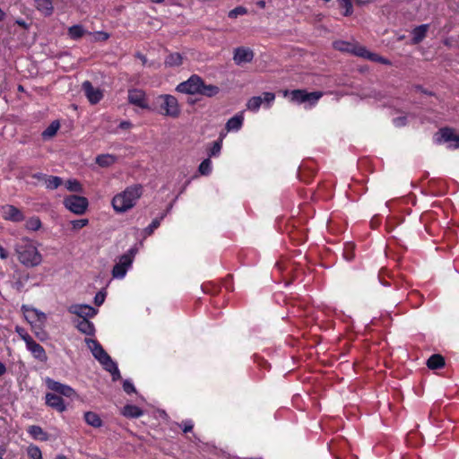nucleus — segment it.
I'll return each mask as SVG.
<instances>
[{
    "instance_id": "052dcab7",
    "label": "nucleus",
    "mask_w": 459,
    "mask_h": 459,
    "mask_svg": "<svg viewBox=\"0 0 459 459\" xmlns=\"http://www.w3.org/2000/svg\"><path fill=\"white\" fill-rule=\"evenodd\" d=\"M344 256L347 260H351L353 258V255L351 253H348L347 250L344 252Z\"/></svg>"
},
{
    "instance_id": "b1692460",
    "label": "nucleus",
    "mask_w": 459,
    "mask_h": 459,
    "mask_svg": "<svg viewBox=\"0 0 459 459\" xmlns=\"http://www.w3.org/2000/svg\"><path fill=\"white\" fill-rule=\"evenodd\" d=\"M242 124L243 117L241 115H236L228 120L226 129L228 131H238L241 128Z\"/></svg>"
},
{
    "instance_id": "c756f323",
    "label": "nucleus",
    "mask_w": 459,
    "mask_h": 459,
    "mask_svg": "<svg viewBox=\"0 0 459 459\" xmlns=\"http://www.w3.org/2000/svg\"><path fill=\"white\" fill-rule=\"evenodd\" d=\"M63 183V180L59 177L56 176H49L46 177L45 178V184L47 188L48 189H56L58 186H60Z\"/></svg>"
},
{
    "instance_id": "aec40b11",
    "label": "nucleus",
    "mask_w": 459,
    "mask_h": 459,
    "mask_svg": "<svg viewBox=\"0 0 459 459\" xmlns=\"http://www.w3.org/2000/svg\"><path fill=\"white\" fill-rule=\"evenodd\" d=\"M28 315L26 317L28 319H30V323L32 324L34 321L38 322L40 325H43L47 320V316L45 313L36 309V308H30L27 309Z\"/></svg>"
},
{
    "instance_id": "0e129e2a",
    "label": "nucleus",
    "mask_w": 459,
    "mask_h": 459,
    "mask_svg": "<svg viewBox=\"0 0 459 459\" xmlns=\"http://www.w3.org/2000/svg\"><path fill=\"white\" fill-rule=\"evenodd\" d=\"M256 4L260 7V8H264L265 7V2L264 0H260L256 3Z\"/></svg>"
},
{
    "instance_id": "4be33fe9",
    "label": "nucleus",
    "mask_w": 459,
    "mask_h": 459,
    "mask_svg": "<svg viewBox=\"0 0 459 459\" xmlns=\"http://www.w3.org/2000/svg\"><path fill=\"white\" fill-rule=\"evenodd\" d=\"M77 329L87 335H92L94 333V325L87 319H81L77 322Z\"/></svg>"
},
{
    "instance_id": "c9c22d12",
    "label": "nucleus",
    "mask_w": 459,
    "mask_h": 459,
    "mask_svg": "<svg viewBox=\"0 0 459 459\" xmlns=\"http://www.w3.org/2000/svg\"><path fill=\"white\" fill-rule=\"evenodd\" d=\"M445 358L440 354H432V370L445 367Z\"/></svg>"
},
{
    "instance_id": "5701e85b",
    "label": "nucleus",
    "mask_w": 459,
    "mask_h": 459,
    "mask_svg": "<svg viewBox=\"0 0 459 459\" xmlns=\"http://www.w3.org/2000/svg\"><path fill=\"white\" fill-rule=\"evenodd\" d=\"M53 1L54 0H35L36 7L46 15H49L52 13L54 8Z\"/></svg>"
},
{
    "instance_id": "7ed1b4c3",
    "label": "nucleus",
    "mask_w": 459,
    "mask_h": 459,
    "mask_svg": "<svg viewBox=\"0 0 459 459\" xmlns=\"http://www.w3.org/2000/svg\"><path fill=\"white\" fill-rule=\"evenodd\" d=\"M333 47L335 49L340 50L342 52L353 53L356 56L368 57L370 60H377L384 64L386 63V61L384 58L379 57L377 54L369 53L365 48L354 46L346 41H336L333 43Z\"/></svg>"
},
{
    "instance_id": "864d4df0",
    "label": "nucleus",
    "mask_w": 459,
    "mask_h": 459,
    "mask_svg": "<svg viewBox=\"0 0 459 459\" xmlns=\"http://www.w3.org/2000/svg\"><path fill=\"white\" fill-rule=\"evenodd\" d=\"M406 117H399L394 119V123L396 126H403L405 125Z\"/></svg>"
},
{
    "instance_id": "f3484780",
    "label": "nucleus",
    "mask_w": 459,
    "mask_h": 459,
    "mask_svg": "<svg viewBox=\"0 0 459 459\" xmlns=\"http://www.w3.org/2000/svg\"><path fill=\"white\" fill-rule=\"evenodd\" d=\"M4 218L15 222L22 221L24 219L22 212L13 205H6L4 208Z\"/></svg>"
},
{
    "instance_id": "c03bdc74",
    "label": "nucleus",
    "mask_w": 459,
    "mask_h": 459,
    "mask_svg": "<svg viewBox=\"0 0 459 459\" xmlns=\"http://www.w3.org/2000/svg\"><path fill=\"white\" fill-rule=\"evenodd\" d=\"M89 221L87 219H80V220H74L71 221V224L73 226V229L74 230H80L83 227H85L88 224Z\"/></svg>"
},
{
    "instance_id": "338daca9",
    "label": "nucleus",
    "mask_w": 459,
    "mask_h": 459,
    "mask_svg": "<svg viewBox=\"0 0 459 459\" xmlns=\"http://www.w3.org/2000/svg\"><path fill=\"white\" fill-rule=\"evenodd\" d=\"M4 13L3 12V10L0 8V21L4 20Z\"/></svg>"
},
{
    "instance_id": "2eb2a0df",
    "label": "nucleus",
    "mask_w": 459,
    "mask_h": 459,
    "mask_svg": "<svg viewBox=\"0 0 459 459\" xmlns=\"http://www.w3.org/2000/svg\"><path fill=\"white\" fill-rule=\"evenodd\" d=\"M128 101L142 108L148 107L145 100V93L142 90L133 89L128 91Z\"/></svg>"
},
{
    "instance_id": "f8f14e48",
    "label": "nucleus",
    "mask_w": 459,
    "mask_h": 459,
    "mask_svg": "<svg viewBox=\"0 0 459 459\" xmlns=\"http://www.w3.org/2000/svg\"><path fill=\"white\" fill-rule=\"evenodd\" d=\"M82 90L91 104H96L100 101L103 97L102 91L99 88H94L91 82L85 81L82 83Z\"/></svg>"
},
{
    "instance_id": "f257e3e1",
    "label": "nucleus",
    "mask_w": 459,
    "mask_h": 459,
    "mask_svg": "<svg viewBox=\"0 0 459 459\" xmlns=\"http://www.w3.org/2000/svg\"><path fill=\"white\" fill-rule=\"evenodd\" d=\"M142 195V186L134 185L116 195L112 199V206L117 212H126L132 209Z\"/></svg>"
},
{
    "instance_id": "393cba45",
    "label": "nucleus",
    "mask_w": 459,
    "mask_h": 459,
    "mask_svg": "<svg viewBox=\"0 0 459 459\" xmlns=\"http://www.w3.org/2000/svg\"><path fill=\"white\" fill-rule=\"evenodd\" d=\"M122 413L127 418H139L143 415V411L135 405H126L123 408Z\"/></svg>"
},
{
    "instance_id": "7c9ffc66",
    "label": "nucleus",
    "mask_w": 459,
    "mask_h": 459,
    "mask_svg": "<svg viewBox=\"0 0 459 459\" xmlns=\"http://www.w3.org/2000/svg\"><path fill=\"white\" fill-rule=\"evenodd\" d=\"M291 100L298 103L307 101V92L303 90H294L291 91Z\"/></svg>"
},
{
    "instance_id": "a211bd4d",
    "label": "nucleus",
    "mask_w": 459,
    "mask_h": 459,
    "mask_svg": "<svg viewBox=\"0 0 459 459\" xmlns=\"http://www.w3.org/2000/svg\"><path fill=\"white\" fill-rule=\"evenodd\" d=\"M117 160V156L108 153L98 155L95 159L96 163L102 168H108L115 164Z\"/></svg>"
},
{
    "instance_id": "79ce46f5",
    "label": "nucleus",
    "mask_w": 459,
    "mask_h": 459,
    "mask_svg": "<svg viewBox=\"0 0 459 459\" xmlns=\"http://www.w3.org/2000/svg\"><path fill=\"white\" fill-rule=\"evenodd\" d=\"M163 219V216H161L160 219H155L152 221V223L144 230V232L147 235H152L153 231L160 226V221Z\"/></svg>"
},
{
    "instance_id": "ddd939ff",
    "label": "nucleus",
    "mask_w": 459,
    "mask_h": 459,
    "mask_svg": "<svg viewBox=\"0 0 459 459\" xmlns=\"http://www.w3.org/2000/svg\"><path fill=\"white\" fill-rule=\"evenodd\" d=\"M254 53L250 48H237L234 50L233 60L237 65L250 63L253 60Z\"/></svg>"
},
{
    "instance_id": "37998d69",
    "label": "nucleus",
    "mask_w": 459,
    "mask_h": 459,
    "mask_svg": "<svg viewBox=\"0 0 459 459\" xmlns=\"http://www.w3.org/2000/svg\"><path fill=\"white\" fill-rule=\"evenodd\" d=\"M247 13V11L245 7L238 6L229 13V17L235 19L238 15H243V14H246Z\"/></svg>"
},
{
    "instance_id": "6e6552de",
    "label": "nucleus",
    "mask_w": 459,
    "mask_h": 459,
    "mask_svg": "<svg viewBox=\"0 0 459 459\" xmlns=\"http://www.w3.org/2000/svg\"><path fill=\"white\" fill-rule=\"evenodd\" d=\"M201 86H203V80L198 75H192L187 81L179 83L176 90L178 92L193 95L199 93Z\"/></svg>"
},
{
    "instance_id": "e433bc0d",
    "label": "nucleus",
    "mask_w": 459,
    "mask_h": 459,
    "mask_svg": "<svg viewBox=\"0 0 459 459\" xmlns=\"http://www.w3.org/2000/svg\"><path fill=\"white\" fill-rule=\"evenodd\" d=\"M27 455L30 459H42L41 451L35 445H30L28 446Z\"/></svg>"
},
{
    "instance_id": "6ab92c4d",
    "label": "nucleus",
    "mask_w": 459,
    "mask_h": 459,
    "mask_svg": "<svg viewBox=\"0 0 459 459\" xmlns=\"http://www.w3.org/2000/svg\"><path fill=\"white\" fill-rule=\"evenodd\" d=\"M28 315L26 317L28 319H30V323L32 324L34 321L38 322L40 325H43L47 320V316L45 313L36 309V308H30L27 309Z\"/></svg>"
},
{
    "instance_id": "cd10ccee",
    "label": "nucleus",
    "mask_w": 459,
    "mask_h": 459,
    "mask_svg": "<svg viewBox=\"0 0 459 459\" xmlns=\"http://www.w3.org/2000/svg\"><path fill=\"white\" fill-rule=\"evenodd\" d=\"M200 91L198 94H202L207 97H212L215 96L219 92V88L215 85H206L203 82V86L200 87Z\"/></svg>"
},
{
    "instance_id": "a878e982",
    "label": "nucleus",
    "mask_w": 459,
    "mask_h": 459,
    "mask_svg": "<svg viewBox=\"0 0 459 459\" xmlns=\"http://www.w3.org/2000/svg\"><path fill=\"white\" fill-rule=\"evenodd\" d=\"M84 420L88 425L94 428H100L102 425V420L100 416L92 411L86 412L84 414Z\"/></svg>"
},
{
    "instance_id": "49530a36",
    "label": "nucleus",
    "mask_w": 459,
    "mask_h": 459,
    "mask_svg": "<svg viewBox=\"0 0 459 459\" xmlns=\"http://www.w3.org/2000/svg\"><path fill=\"white\" fill-rule=\"evenodd\" d=\"M105 298H106V294L102 291H100L94 297V303L97 306H100L103 304Z\"/></svg>"
},
{
    "instance_id": "5fc2aeb1",
    "label": "nucleus",
    "mask_w": 459,
    "mask_h": 459,
    "mask_svg": "<svg viewBox=\"0 0 459 459\" xmlns=\"http://www.w3.org/2000/svg\"><path fill=\"white\" fill-rule=\"evenodd\" d=\"M97 37L96 39L99 40H107L109 38V35L107 32L99 31L96 33Z\"/></svg>"
},
{
    "instance_id": "f03ea898",
    "label": "nucleus",
    "mask_w": 459,
    "mask_h": 459,
    "mask_svg": "<svg viewBox=\"0 0 459 459\" xmlns=\"http://www.w3.org/2000/svg\"><path fill=\"white\" fill-rule=\"evenodd\" d=\"M15 250L19 261L28 267H34L41 263V255L39 253L36 247L28 241L23 244H18Z\"/></svg>"
},
{
    "instance_id": "69168bd1",
    "label": "nucleus",
    "mask_w": 459,
    "mask_h": 459,
    "mask_svg": "<svg viewBox=\"0 0 459 459\" xmlns=\"http://www.w3.org/2000/svg\"><path fill=\"white\" fill-rule=\"evenodd\" d=\"M5 372V367L3 363L0 362V376H2Z\"/></svg>"
},
{
    "instance_id": "dca6fc26",
    "label": "nucleus",
    "mask_w": 459,
    "mask_h": 459,
    "mask_svg": "<svg viewBox=\"0 0 459 459\" xmlns=\"http://www.w3.org/2000/svg\"><path fill=\"white\" fill-rule=\"evenodd\" d=\"M46 403L59 412H63L66 409L63 398L55 394L48 393L46 394Z\"/></svg>"
},
{
    "instance_id": "473e14b6",
    "label": "nucleus",
    "mask_w": 459,
    "mask_h": 459,
    "mask_svg": "<svg viewBox=\"0 0 459 459\" xmlns=\"http://www.w3.org/2000/svg\"><path fill=\"white\" fill-rule=\"evenodd\" d=\"M60 127V124L58 121L55 120L53 121L49 126L43 132L42 135L44 138H49V137H52L54 136L57 130L59 129Z\"/></svg>"
},
{
    "instance_id": "a19ab883",
    "label": "nucleus",
    "mask_w": 459,
    "mask_h": 459,
    "mask_svg": "<svg viewBox=\"0 0 459 459\" xmlns=\"http://www.w3.org/2000/svg\"><path fill=\"white\" fill-rule=\"evenodd\" d=\"M198 169L202 175H208L211 172V160L206 159L202 161Z\"/></svg>"
},
{
    "instance_id": "423d86ee",
    "label": "nucleus",
    "mask_w": 459,
    "mask_h": 459,
    "mask_svg": "<svg viewBox=\"0 0 459 459\" xmlns=\"http://www.w3.org/2000/svg\"><path fill=\"white\" fill-rule=\"evenodd\" d=\"M64 204L65 208L75 214H82L88 207V200L83 196L70 195L65 198Z\"/></svg>"
},
{
    "instance_id": "8fccbe9b",
    "label": "nucleus",
    "mask_w": 459,
    "mask_h": 459,
    "mask_svg": "<svg viewBox=\"0 0 459 459\" xmlns=\"http://www.w3.org/2000/svg\"><path fill=\"white\" fill-rule=\"evenodd\" d=\"M35 334L40 341H44L47 339V333L42 330V325H40L39 326V329H35Z\"/></svg>"
},
{
    "instance_id": "1a4fd4ad",
    "label": "nucleus",
    "mask_w": 459,
    "mask_h": 459,
    "mask_svg": "<svg viewBox=\"0 0 459 459\" xmlns=\"http://www.w3.org/2000/svg\"><path fill=\"white\" fill-rule=\"evenodd\" d=\"M436 140L438 143H448V146L451 148L459 147V134H456L453 129L448 127L440 129V131L437 134Z\"/></svg>"
},
{
    "instance_id": "412c9836",
    "label": "nucleus",
    "mask_w": 459,
    "mask_h": 459,
    "mask_svg": "<svg viewBox=\"0 0 459 459\" xmlns=\"http://www.w3.org/2000/svg\"><path fill=\"white\" fill-rule=\"evenodd\" d=\"M429 30L428 24H423L416 27L412 31V42L414 44L420 43L426 36Z\"/></svg>"
},
{
    "instance_id": "58836bf2",
    "label": "nucleus",
    "mask_w": 459,
    "mask_h": 459,
    "mask_svg": "<svg viewBox=\"0 0 459 459\" xmlns=\"http://www.w3.org/2000/svg\"><path fill=\"white\" fill-rule=\"evenodd\" d=\"M340 6L345 9L343 15L349 16L352 13L353 8L351 0H339Z\"/></svg>"
},
{
    "instance_id": "4d7b16f0",
    "label": "nucleus",
    "mask_w": 459,
    "mask_h": 459,
    "mask_svg": "<svg viewBox=\"0 0 459 459\" xmlns=\"http://www.w3.org/2000/svg\"><path fill=\"white\" fill-rule=\"evenodd\" d=\"M132 126V124L129 122V121H122L120 124H119V127L121 129H128Z\"/></svg>"
},
{
    "instance_id": "ea45409f",
    "label": "nucleus",
    "mask_w": 459,
    "mask_h": 459,
    "mask_svg": "<svg viewBox=\"0 0 459 459\" xmlns=\"http://www.w3.org/2000/svg\"><path fill=\"white\" fill-rule=\"evenodd\" d=\"M65 186L69 191L72 192H81L82 191V186L77 180H68L65 183Z\"/></svg>"
},
{
    "instance_id": "20e7f679",
    "label": "nucleus",
    "mask_w": 459,
    "mask_h": 459,
    "mask_svg": "<svg viewBox=\"0 0 459 459\" xmlns=\"http://www.w3.org/2000/svg\"><path fill=\"white\" fill-rule=\"evenodd\" d=\"M160 110L165 116L178 117L180 114V108L178 100L172 95H161L158 98Z\"/></svg>"
},
{
    "instance_id": "6e6d98bb",
    "label": "nucleus",
    "mask_w": 459,
    "mask_h": 459,
    "mask_svg": "<svg viewBox=\"0 0 459 459\" xmlns=\"http://www.w3.org/2000/svg\"><path fill=\"white\" fill-rule=\"evenodd\" d=\"M46 177H47V175H45L43 173H35L32 175L33 178H36L38 180L44 181V182H45Z\"/></svg>"
},
{
    "instance_id": "2f4dec72",
    "label": "nucleus",
    "mask_w": 459,
    "mask_h": 459,
    "mask_svg": "<svg viewBox=\"0 0 459 459\" xmlns=\"http://www.w3.org/2000/svg\"><path fill=\"white\" fill-rule=\"evenodd\" d=\"M85 33L82 26L81 25H74L69 28L68 34L74 39H78L82 37Z\"/></svg>"
},
{
    "instance_id": "a18cd8bd",
    "label": "nucleus",
    "mask_w": 459,
    "mask_h": 459,
    "mask_svg": "<svg viewBox=\"0 0 459 459\" xmlns=\"http://www.w3.org/2000/svg\"><path fill=\"white\" fill-rule=\"evenodd\" d=\"M322 97V93L319 91L307 92V101L315 103Z\"/></svg>"
},
{
    "instance_id": "680f3d73",
    "label": "nucleus",
    "mask_w": 459,
    "mask_h": 459,
    "mask_svg": "<svg viewBox=\"0 0 459 459\" xmlns=\"http://www.w3.org/2000/svg\"><path fill=\"white\" fill-rule=\"evenodd\" d=\"M192 429H193V426H192V425H186V426H185V428L183 429V431H184L185 433H186V432L191 431V430H192Z\"/></svg>"
},
{
    "instance_id": "f704fd0d",
    "label": "nucleus",
    "mask_w": 459,
    "mask_h": 459,
    "mask_svg": "<svg viewBox=\"0 0 459 459\" xmlns=\"http://www.w3.org/2000/svg\"><path fill=\"white\" fill-rule=\"evenodd\" d=\"M104 368L112 375V379L114 381H117L121 377L117 366L113 360L110 362V364L105 366Z\"/></svg>"
},
{
    "instance_id": "bf43d9fd",
    "label": "nucleus",
    "mask_w": 459,
    "mask_h": 459,
    "mask_svg": "<svg viewBox=\"0 0 459 459\" xmlns=\"http://www.w3.org/2000/svg\"><path fill=\"white\" fill-rule=\"evenodd\" d=\"M0 257L2 259H6L8 257V253L4 250V248L0 245Z\"/></svg>"
},
{
    "instance_id": "09e8293b",
    "label": "nucleus",
    "mask_w": 459,
    "mask_h": 459,
    "mask_svg": "<svg viewBox=\"0 0 459 459\" xmlns=\"http://www.w3.org/2000/svg\"><path fill=\"white\" fill-rule=\"evenodd\" d=\"M123 388H124V391L127 394L135 392V388H134V385L127 380L124 382Z\"/></svg>"
},
{
    "instance_id": "de8ad7c7",
    "label": "nucleus",
    "mask_w": 459,
    "mask_h": 459,
    "mask_svg": "<svg viewBox=\"0 0 459 459\" xmlns=\"http://www.w3.org/2000/svg\"><path fill=\"white\" fill-rule=\"evenodd\" d=\"M275 95L273 92H264L263 93V102H266L267 104L271 103L273 100H274Z\"/></svg>"
},
{
    "instance_id": "13d9d810",
    "label": "nucleus",
    "mask_w": 459,
    "mask_h": 459,
    "mask_svg": "<svg viewBox=\"0 0 459 459\" xmlns=\"http://www.w3.org/2000/svg\"><path fill=\"white\" fill-rule=\"evenodd\" d=\"M135 56H136L137 58H139V59L142 61L143 65H146V64H147V58H146V56H143V54H141V53L137 52V53L135 54Z\"/></svg>"
},
{
    "instance_id": "9d476101",
    "label": "nucleus",
    "mask_w": 459,
    "mask_h": 459,
    "mask_svg": "<svg viewBox=\"0 0 459 459\" xmlns=\"http://www.w3.org/2000/svg\"><path fill=\"white\" fill-rule=\"evenodd\" d=\"M68 311L72 314H74L82 319H87L88 317H92L97 314V310L89 305L83 304H74L71 305L68 307Z\"/></svg>"
},
{
    "instance_id": "9b49d317",
    "label": "nucleus",
    "mask_w": 459,
    "mask_h": 459,
    "mask_svg": "<svg viewBox=\"0 0 459 459\" xmlns=\"http://www.w3.org/2000/svg\"><path fill=\"white\" fill-rule=\"evenodd\" d=\"M27 349L31 352L33 357L40 362H46L48 359L47 353L44 348L37 343L32 337H27Z\"/></svg>"
},
{
    "instance_id": "4468645a",
    "label": "nucleus",
    "mask_w": 459,
    "mask_h": 459,
    "mask_svg": "<svg viewBox=\"0 0 459 459\" xmlns=\"http://www.w3.org/2000/svg\"><path fill=\"white\" fill-rule=\"evenodd\" d=\"M47 385L48 387L52 391H55L66 397H72L75 394L74 390L69 385L61 384L49 378L47 379Z\"/></svg>"
},
{
    "instance_id": "bb28decb",
    "label": "nucleus",
    "mask_w": 459,
    "mask_h": 459,
    "mask_svg": "<svg viewBox=\"0 0 459 459\" xmlns=\"http://www.w3.org/2000/svg\"><path fill=\"white\" fill-rule=\"evenodd\" d=\"M183 57L179 53L169 54L166 60L165 65L169 67L178 66L182 64Z\"/></svg>"
},
{
    "instance_id": "0eeeda50",
    "label": "nucleus",
    "mask_w": 459,
    "mask_h": 459,
    "mask_svg": "<svg viewBox=\"0 0 459 459\" xmlns=\"http://www.w3.org/2000/svg\"><path fill=\"white\" fill-rule=\"evenodd\" d=\"M85 342L93 357L103 366V368L108 364H110L112 359L96 340L86 339Z\"/></svg>"
},
{
    "instance_id": "e2e57ef3",
    "label": "nucleus",
    "mask_w": 459,
    "mask_h": 459,
    "mask_svg": "<svg viewBox=\"0 0 459 459\" xmlns=\"http://www.w3.org/2000/svg\"><path fill=\"white\" fill-rule=\"evenodd\" d=\"M16 23H17L18 25H20V26L23 27V28H26V27H27L26 22H25L24 21H22V20H18V21H16Z\"/></svg>"
},
{
    "instance_id": "72a5a7b5",
    "label": "nucleus",
    "mask_w": 459,
    "mask_h": 459,
    "mask_svg": "<svg viewBox=\"0 0 459 459\" xmlns=\"http://www.w3.org/2000/svg\"><path fill=\"white\" fill-rule=\"evenodd\" d=\"M262 103V96H255L249 99V100L247 103V107L249 110L256 111L259 109Z\"/></svg>"
},
{
    "instance_id": "4c0bfd02",
    "label": "nucleus",
    "mask_w": 459,
    "mask_h": 459,
    "mask_svg": "<svg viewBox=\"0 0 459 459\" xmlns=\"http://www.w3.org/2000/svg\"><path fill=\"white\" fill-rule=\"evenodd\" d=\"M29 230H38L41 227L40 220L38 217L30 218L25 224Z\"/></svg>"
},
{
    "instance_id": "39448f33",
    "label": "nucleus",
    "mask_w": 459,
    "mask_h": 459,
    "mask_svg": "<svg viewBox=\"0 0 459 459\" xmlns=\"http://www.w3.org/2000/svg\"><path fill=\"white\" fill-rule=\"evenodd\" d=\"M136 249L131 248L127 253L120 256L119 262L116 264L112 270L114 278L122 279L126 274L127 269L131 266Z\"/></svg>"
},
{
    "instance_id": "603ef678",
    "label": "nucleus",
    "mask_w": 459,
    "mask_h": 459,
    "mask_svg": "<svg viewBox=\"0 0 459 459\" xmlns=\"http://www.w3.org/2000/svg\"><path fill=\"white\" fill-rule=\"evenodd\" d=\"M16 332L19 333V335L21 336V338L25 342V343L27 344V337H31L30 334H28L24 329L22 328H20V327H17L16 328Z\"/></svg>"
},
{
    "instance_id": "3c124183",
    "label": "nucleus",
    "mask_w": 459,
    "mask_h": 459,
    "mask_svg": "<svg viewBox=\"0 0 459 459\" xmlns=\"http://www.w3.org/2000/svg\"><path fill=\"white\" fill-rule=\"evenodd\" d=\"M221 149V143L220 142H215L213 143L212 148L211 149V155L215 156L217 155Z\"/></svg>"
},
{
    "instance_id": "774afa93",
    "label": "nucleus",
    "mask_w": 459,
    "mask_h": 459,
    "mask_svg": "<svg viewBox=\"0 0 459 459\" xmlns=\"http://www.w3.org/2000/svg\"><path fill=\"white\" fill-rule=\"evenodd\" d=\"M430 364H431L430 358H429V359L426 360V366L428 367V368H430Z\"/></svg>"
},
{
    "instance_id": "c85d7f7f",
    "label": "nucleus",
    "mask_w": 459,
    "mask_h": 459,
    "mask_svg": "<svg viewBox=\"0 0 459 459\" xmlns=\"http://www.w3.org/2000/svg\"><path fill=\"white\" fill-rule=\"evenodd\" d=\"M28 432L34 437L41 440H47L48 435L43 431L39 426H30Z\"/></svg>"
}]
</instances>
